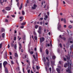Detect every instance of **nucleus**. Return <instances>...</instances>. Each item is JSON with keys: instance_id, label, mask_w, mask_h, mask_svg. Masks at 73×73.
<instances>
[{"instance_id": "a211bd4d", "label": "nucleus", "mask_w": 73, "mask_h": 73, "mask_svg": "<svg viewBox=\"0 0 73 73\" xmlns=\"http://www.w3.org/2000/svg\"><path fill=\"white\" fill-rule=\"evenodd\" d=\"M22 14L23 15H25V12L23 11H22Z\"/></svg>"}, {"instance_id": "4be33fe9", "label": "nucleus", "mask_w": 73, "mask_h": 73, "mask_svg": "<svg viewBox=\"0 0 73 73\" xmlns=\"http://www.w3.org/2000/svg\"><path fill=\"white\" fill-rule=\"evenodd\" d=\"M4 31H5V30H4V29H1V32H4Z\"/></svg>"}, {"instance_id": "ddd939ff", "label": "nucleus", "mask_w": 73, "mask_h": 73, "mask_svg": "<svg viewBox=\"0 0 73 73\" xmlns=\"http://www.w3.org/2000/svg\"><path fill=\"white\" fill-rule=\"evenodd\" d=\"M2 36L3 38H4L5 37V34L4 33H3L2 35Z\"/></svg>"}, {"instance_id": "6e6d98bb", "label": "nucleus", "mask_w": 73, "mask_h": 73, "mask_svg": "<svg viewBox=\"0 0 73 73\" xmlns=\"http://www.w3.org/2000/svg\"><path fill=\"white\" fill-rule=\"evenodd\" d=\"M10 48V46H9V44L8 45V48Z\"/></svg>"}, {"instance_id": "9b49d317", "label": "nucleus", "mask_w": 73, "mask_h": 73, "mask_svg": "<svg viewBox=\"0 0 73 73\" xmlns=\"http://www.w3.org/2000/svg\"><path fill=\"white\" fill-rule=\"evenodd\" d=\"M68 63H65L64 64V67L66 68L68 66Z\"/></svg>"}, {"instance_id": "8fccbe9b", "label": "nucleus", "mask_w": 73, "mask_h": 73, "mask_svg": "<svg viewBox=\"0 0 73 73\" xmlns=\"http://www.w3.org/2000/svg\"><path fill=\"white\" fill-rule=\"evenodd\" d=\"M23 17H20V19H23Z\"/></svg>"}, {"instance_id": "69168bd1", "label": "nucleus", "mask_w": 73, "mask_h": 73, "mask_svg": "<svg viewBox=\"0 0 73 73\" xmlns=\"http://www.w3.org/2000/svg\"><path fill=\"white\" fill-rule=\"evenodd\" d=\"M21 52H23V50L21 49Z\"/></svg>"}, {"instance_id": "423d86ee", "label": "nucleus", "mask_w": 73, "mask_h": 73, "mask_svg": "<svg viewBox=\"0 0 73 73\" xmlns=\"http://www.w3.org/2000/svg\"><path fill=\"white\" fill-rule=\"evenodd\" d=\"M61 25L60 24H59V23H58V30H60V28H61Z\"/></svg>"}, {"instance_id": "2f4dec72", "label": "nucleus", "mask_w": 73, "mask_h": 73, "mask_svg": "<svg viewBox=\"0 0 73 73\" xmlns=\"http://www.w3.org/2000/svg\"><path fill=\"white\" fill-rule=\"evenodd\" d=\"M59 46H60V48H62V44L61 43L59 44Z\"/></svg>"}, {"instance_id": "49530a36", "label": "nucleus", "mask_w": 73, "mask_h": 73, "mask_svg": "<svg viewBox=\"0 0 73 73\" xmlns=\"http://www.w3.org/2000/svg\"><path fill=\"white\" fill-rule=\"evenodd\" d=\"M64 28H66V25H64Z\"/></svg>"}, {"instance_id": "e2e57ef3", "label": "nucleus", "mask_w": 73, "mask_h": 73, "mask_svg": "<svg viewBox=\"0 0 73 73\" xmlns=\"http://www.w3.org/2000/svg\"><path fill=\"white\" fill-rule=\"evenodd\" d=\"M47 15L48 16V15H49V12H47Z\"/></svg>"}, {"instance_id": "bb28decb", "label": "nucleus", "mask_w": 73, "mask_h": 73, "mask_svg": "<svg viewBox=\"0 0 73 73\" xmlns=\"http://www.w3.org/2000/svg\"><path fill=\"white\" fill-rule=\"evenodd\" d=\"M34 38L35 40H36L37 39V36H35L34 37Z\"/></svg>"}, {"instance_id": "f3484780", "label": "nucleus", "mask_w": 73, "mask_h": 73, "mask_svg": "<svg viewBox=\"0 0 73 73\" xmlns=\"http://www.w3.org/2000/svg\"><path fill=\"white\" fill-rule=\"evenodd\" d=\"M38 33L39 34H41V30H38Z\"/></svg>"}, {"instance_id": "ea45409f", "label": "nucleus", "mask_w": 73, "mask_h": 73, "mask_svg": "<svg viewBox=\"0 0 73 73\" xmlns=\"http://www.w3.org/2000/svg\"><path fill=\"white\" fill-rule=\"evenodd\" d=\"M33 57L35 58V59H36V57H35V55H33Z\"/></svg>"}, {"instance_id": "f03ea898", "label": "nucleus", "mask_w": 73, "mask_h": 73, "mask_svg": "<svg viewBox=\"0 0 73 73\" xmlns=\"http://www.w3.org/2000/svg\"><path fill=\"white\" fill-rule=\"evenodd\" d=\"M66 71L67 72H69V73H71V72L70 71V66L68 67Z\"/></svg>"}, {"instance_id": "bf43d9fd", "label": "nucleus", "mask_w": 73, "mask_h": 73, "mask_svg": "<svg viewBox=\"0 0 73 73\" xmlns=\"http://www.w3.org/2000/svg\"><path fill=\"white\" fill-rule=\"evenodd\" d=\"M44 33H45L46 32V29H44Z\"/></svg>"}, {"instance_id": "c756f323", "label": "nucleus", "mask_w": 73, "mask_h": 73, "mask_svg": "<svg viewBox=\"0 0 73 73\" xmlns=\"http://www.w3.org/2000/svg\"><path fill=\"white\" fill-rule=\"evenodd\" d=\"M38 27V25H35V29H37Z\"/></svg>"}, {"instance_id": "72a5a7b5", "label": "nucleus", "mask_w": 73, "mask_h": 73, "mask_svg": "<svg viewBox=\"0 0 73 73\" xmlns=\"http://www.w3.org/2000/svg\"><path fill=\"white\" fill-rule=\"evenodd\" d=\"M46 60H47L48 61H49V59H48V57H46Z\"/></svg>"}, {"instance_id": "0e129e2a", "label": "nucleus", "mask_w": 73, "mask_h": 73, "mask_svg": "<svg viewBox=\"0 0 73 73\" xmlns=\"http://www.w3.org/2000/svg\"><path fill=\"white\" fill-rule=\"evenodd\" d=\"M70 22L71 23H73V21H70Z\"/></svg>"}, {"instance_id": "58836bf2", "label": "nucleus", "mask_w": 73, "mask_h": 73, "mask_svg": "<svg viewBox=\"0 0 73 73\" xmlns=\"http://www.w3.org/2000/svg\"><path fill=\"white\" fill-rule=\"evenodd\" d=\"M62 39H63V40H66V38H65V37H64L63 38H62Z\"/></svg>"}, {"instance_id": "2eb2a0df", "label": "nucleus", "mask_w": 73, "mask_h": 73, "mask_svg": "<svg viewBox=\"0 0 73 73\" xmlns=\"http://www.w3.org/2000/svg\"><path fill=\"white\" fill-rule=\"evenodd\" d=\"M15 57H18V55L17 53H15Z\"/></svg>"}, {"instance_id": "412c9836", "label": "nucleus", "mask_w": 73, "mask_h": 73, "mask_svg": "<svg viewBox=\"0 0 73 73\" xmlns=\"http://www.w3.org/2000/svg\"><path fill=\"white\" fill-rule=\"evenodd\" d=\"M72 28V25H70L68 26V28H69V29H71Z\"/></svg>"}, {"instance_id": "f704fd0d", "label": "nucleus", "mask_w": 73, "mask_h": 73, "mask_svg": "<svg viewBox=\"0 0 73 73\" xmlns=\"http://www.w3.org/2000/svg\"><path fill=\"white\" fill-rule=\"evenodd\" d=\"M4 0L3 1V2L2 3L1 2V0H0V3H1V4H2L3 3V2H4Z\"/></svg>"}, {"instance_id": "864d4df0", "label": "nucleus", "mask_w": 73, "mask_h": 73, "mask_svg": "<svg viewBox=\"0 0 73 73\" xmlns=\"http://www.w3.org/2000/svg\"><path fill=\"white\" fill-rule=\"evenodd\" d=\"M48 46H50V44H47Z\"/></svg>"}, {"instance_id": "f8f14e48", "label": "nucleus", "mask_w": 73, "mask_h": 73, "mask_svg": "<svg viewBox=\"0 0 73 73\" xmlns=\"http://www.w3.org/2000/svg\"><path fill=\"white\" fill-rule=\"evenodd\" d=\"M43 61L44 62V64H45V62L46 61V59H45V58H44L43 59Z\"/></svg>"}, {"instance_id": "1a4fd4ad", "label": "nucleus", "mask_w": 73, "mask_h": 73, "mask_svg": "<svg viewBox=\"0 0 73 73\" xmlns=\"http://www.w3.org/2000/svg\"><path fill=\"white\" fill-rule=\"evenodd\" d=\"M19 49L20 50V49H21V48H22V46H21V44L20 43L19 44Z\"/></svg>"}, {"instance_id": "6ab92c4d", "label": "nucleus", "mask_w": 73, "mask_h": 73, "mask_svg": "<svg viewBox=\"0 0 73 73\" xmlns=\"http://www.w3.org/2000/svg\"><path fill=\"white\" fill-rule=\"evenodd\" d=\"M64 23H65V24L66 23V19H64Z\"/></svg>"}, {"instance_id": "b1692460", "label": "nucleus", "mask_w": 73, "mask_h": 73, "mask_svg": "<svg viewBox=\"0 0 73 73\" xmlns=\"http://www.w3.org/2000/svg\"><path fill=\"white\" fill-rule=\"evenodd\" d=\"M11 64H12V65H13V64H14V62H13V61L12 60L11 61Z\"/></svg>"}, {"instance_id": "4d7b16f0", "label": "nucleus", "mask_w": 73, "mask_h": 73, "mask_svg": "<svg viewBox=\"0 0 73 73\" xmlns=\"http://www.w3.org/2000/svg\"><path fill=\"white\" fill-rule=\"evenodd\" d=\"M45 69H46V71H47V70H48L47 69V67H45Z\"/></svg>"}, {"instance_id": "774afa93", "label": "nucleus", "mask_w": 73, "mask_h": 73, "mask_svg": "<svg viewBox=\"0 0 73 73\" xmlns=\"http://www.w3.org/2000/svg\"><path fill=\"white\" fill-rule=\"evenodd\" d=\"M59 37H60V38H62V37H61V35H60Z\"/></svg>"}, {"instance_id": "c03bdc74", "label": "nucleus", "mask_w": 73, "mask_h": 73, "mask_svg": "<svg viewBox=\"0 0 73 73\" xmlns=\"http://www.w3.org/2000/svg\"><path fill=\"white\" fill-rule=\"evenodd\" d=\"M10 59H11V60H12V56H10Z\"/></svg>"}, {"instance_id": "09e8293b", "label": "nucleus", "mask_w": 73, "mask_h": 73, "mask_svg": "<svg viewBox=\"0 0 73 73\" xmlns=\"http://www.w3.org/2000/svg\"><path fill=\"white\" fill-rule=\"evenodd\" d=\"M21 28L22 29L24 28V26H22L21 27Z\"/></svg>"}, {"instance_id": "13d9d810", "label": "nucleus", "mask_w": 73, "mask_h": 73, "mask_svg": "<svg viewBox=\"0 0 73 73\" xmlns=\"http://www.w3.org/2000/svg\"><path fill=\"white\" fill-rule=\"evenodd\" d=\"M36 69H38V66H36Z\"/></svg>"}, {"instance_id": "393cba45", "label": "nucleus", "mask_w": 73, "mask_h": 73, "mask_svg": "<svg viewBox=\"0 0 73 73\" xmlns=\"http://www.w3.org/2000/svg\"><path fill=\"white\" fill-rule=\"evenodd\" d=\"M17 48V45L16 44H15V45H14V48L16 49Z\"/></svg>"}, {"instance_id": "5fc2aeb1", "label": "nucleus", "mask_w": 73, "mask_h": 73, "mask_svg": "<svg viewBox=\"0 0 73 73\" xmlns=\"http://www.w3.org/2000/svg\"><path fill=\"white\" fill-rule=\"evenodd\" d=\"M11 16H12V17H15V15H11Z\"/></svg>"}, {"instance_id": "79ce46f5", "label": "nucleus", "mask_w": 73, "mask_h": 73, "mask_svg": "<svg viewBox=\"0 0 73 73\" xmlns=\"http://www.w3.org/2000/svg\"><path fill=\"white\" fill-rule=\"evenodd\" d=\"M49 70L50 72H51V71L52 70V68H49Z\"/></svg>"}, {"instance_id": "7c9ffc66", "label": "nucleus", "mask_w": 73, "mask_h": 73, "mask_svg": "<svg viewBox=\"0 0 73 73\" xmlns=\"http://www.w3.org/2000/svg\"><path fill=\"white\" fill-rule=\"evenodd\" d=\"M0 67L1 68V67H2V64L1 63H0Z\"/></svg>"}, {"instance_id": "e433bc0d", "label": "nucleus", "mask_w": 73, "mask_h": 73, "mask_svg": "<svg viewBox=\"0 0 73 73\" xmlns=\"http://www.w3.org/2000/svg\"><path fill=\"white\" fill-rule=\"evenodd\" d=\"M22 8H23V7L20 6V7L19 8V9H20V10Z\"/></svg>"}, {"instance_id": "a878e982", "label": "nucleus", "mask_w": 73, "mask_h": 73, "mask_svg": "<svg viewBox=\"0 0 73 73\" xmlns=\"http://www.w3.org/2000/svg\"><path fill=\"white\" fill-rule=\"evenodd\" d=\"M2 43H1L0 44V48L1 49L2 48Z\"/></svg>"}, {"instance_id": "20e7f679", "label": "nucleus", "mask_w": 73, "mask_h": 73, "mask_svg": "<svg viewBox=\"0 0 73 73\" xmlns=\"http://www.w3.org/2000/svg\"><path fill=\"white\" fill-rule=\"evenodd\" d=\"M7 63H8V62H7L6 61H5L3 62V66H4V68H5V66H6V65L7 64Z\"/></svg>"}, {"instance_id": "dca6fc26", "label": "nucleus", "mask_w": 73, "mask_h": 73, "mask_svg": "<svg viewBox=\"0 0 73 73\" xmlns=\"http://www.w3.org/2000/svg\"><path fill=\"white\" fill-rule=\"evenodd\" d=\"M41 30H42V28H41V27H39L38 31H41Z\"/></svg>"}, {"instance_id": "de8ad7c7", "label": "nucleus", "mask_w": 73, "mask_h": 73, "mask_svg": "<svg viewBox=\"0 0 73 73\" xmlns=\"http://www.w3.org/2000/svg\"><path fill=\"white\" fill-rule=\"evenodd\" d=\"M13 46H14V44H11V46H12V47H13Z\"/></svg>"}, {"instance_id": "6e6552de", "label": "nucleus", "mask_w": 73, "mask_h": 73, "mask_svg": "<svg viewBox=\"0 0 73 73\" xmlns=\"http://www.w3.org/2000/svg\"><path fill=\"white\" fill-rule=\"evenodd\" d=\"M46 52L47 54H49V51H48V49H46Z\"/></svg>"}, {"instance_id": "aec40b11", "label": "nucleus", "mask_w": 73, "mask_h": 73, "mask_svg": "<svg viewBox=\"0 0 73 73\" xmlns=\"http://www.w3.org/2000/svg\"><path fill=\"white\" fill-rule=\"evenodd\" d=\"M52 58L53 59V60L55 59L56 58V56H55L54 55L52 56Z\"/></svg>"}, {"instance_id": "0eeeda50", "label": "nucleus", "mask_w": 73, "mask_h": 73, "mask_svg": "<svg viewBox=\"0 0 73 73\" xmlns=\"http://www.w3.org/2000/svg\"><path fill=\"white\" fill-rule=\"evenodd\" d=\"M6 9L7 11H10L11 9V8L9 7H7L6 8Z\"/></svg>"}, {"instance_id": "c85d7f7f", "label": "nucleus", "mask_w": 73, "mask_h": 73, "mask_svg": "<svg viewBox=\"0 0 73 73\" xmlns=\"http://www.w3.org/2000/svg\"><path fill=\"white\" fill-rule=\"evenodd\" d=\"M47 65L48 66H49V62L47 63Z\"/></svg>"}, {"instance_id": "4468645a", "label": "nucleus", "mask_w": 73, "mask_h": 73, "mask_svg": "<svg viewBox=\"0 0 73 73\" xmlns=\"http://www.w3.org/2000/svg\"><path fill=\"white\" fill-rule=\"evenodd\" d=\"M26 24V22H23L21 24L22 25H25Z\"/></svg>"}, {"instance_id": "473e14b6", "label": "nucleus", "mask_w": 73, "mask_h": 73, "mask_svg": "<svg viewBox=\"0 0 73 73\" xmlns=\"http://www.w3.org/2000/svg\"><path fill=\"white\" fill-rule=\"evenodd\" d=\"M28 57L27 55H25V58H26Z\"/></svg>"}, {"instance_id": "37998d69", "label": "nucleus", "mask_w": 73, "mask_h": 73, "mask_svg": "<svg viewBox=\"0 0 73 73\" xmlns=\"http://www.w3.org/2000/svg\"><path fill=\"white\" fill-rule=\"evenodd\" d=\"M67 58L68 60H69L70 59V57H67Z\"/></svg>"}, {"instance_id": "680f3d73", "label": "nucleus", "mask_w": 73, "mask_h": 73, "mask_svg": "<svg viewBox=\"0 0 73 73\" xmlns=\"http://www.w3.org/2000/svg\"><path fill=\"white\" fill-rule=\"evenodd\" d=\"M9 54L10 55H12V53L11 52H9Z\"/></svg>"}, {"instance_id": "4c0bfd02", "label": "nucleus", "mask_w": 73, "mask_h": 73, "mask_svg": "<svg viewBox=\"0 0 73 73\" xmlns=\"http://www.w3.org/2000/svg\"><path fill=\"white\" fill-rule=\"evenodd\" d=\"M16 40V36H15L14 38V41H15V40Z\"/></svg>"}, {"instance_id": "a19ab883", "label": "nucleus", "mask_w": 73, "mask_h": 73, "mask_svg": "<svg viewBox=\"0 0 73 73\" xmlns=\"http://www.w3.org/2000/svg\"><path fill=\"white\" fill-rule=\"evenodd\" d=\"M23 73H25V72L24 71V68H23Z\"/></svg>"}, {"instance_id": "a18cd8bd", "label": "nucleus", "mask_w": 73, "mask_h": 73, "mask_svg": "<svg viewBox=\"0 0 73 73\" xmlns=\"http://www.w3.org/2000/svg\"><path fill=\"white\" fill-rule=\"evenodd\" d=\"M27 72L28 73H29L30 72V70H28L27 71Z\"/></svg>"}, {"instance_id": "cd10ccee", "label": "nucleus", "mask_w": 73, "mask_h": 73, "mask_svg": "<svg viewBox=\"0 0 73 73\" xmlns=\"http://www.w3.org/2000/svg\"><path fill=\"white\" fill-rule=\"evenodd\" d=\"M30 54H33L34 52L32 51H31L30 52Z\"/></svg>"}, {"instance_id": "5701e85b", "label": "nucleus", "mask_w": 73, "mask_h": 73, "mask_svg": "<svg viewBox=\"0 0 73 73\" xmlns=\"http://www.w3.org/2000/svg\"><path fill=\"white\" fill-rule=\"evenodd\" d=\"M17 5L18 7H19V5H20V3H19V2L17 3Z\"/></svg>"}, {"instance_id": "603ef678", "label": "nucleus", "mask_w": 73, "mask_h": 73, "mask_svg": "<svg viewBox=\"0 0 73 73\" xmlns=\"http://www.w3.org/2000/svg\"><path fill=\"white\" fill-rule=\"evenodd\" d=\"M63 60L64 61H66V58H63Z\"/></svg>"}, {"instance_id": "3c124183", "label": "nucleus", "mask_w": 73, "mask_h": 73, "mask_svg": "<svg viewBox=\"0 0 73 73\" xmlns=\"http://www.w3.org/2000/svg\"><path fill=\"white\" fill-rule=\"evenodd\" d=\"M59 64H60V65H61V61H59Z\"/></svg>"}, {"instance_id": "9d476101", "label": "nucleus", "mask_w": 73, "mask_h": 73, "mask_svg": "<svg viewBox=\"0 0 73 73\" xmlns=\"http://www.w3.org/2000/svg\"><path fill=\"white\" fill-rule=\"evenodd\" d=\"M47 19H48V16L46 15L45 16V18H44V20H47Z\"/></svg>"}, {"instance_id": "7ed1b4c3", "label": "nucleus", "mask_w": 73, "mask_h": 73, "mask_svg": "<svg viewBox=\"0 0 73 73\" xmlns=\"http://www.w3.org/2000/svg\"><path fill=\"white\" fill-rule=\"evenodd\" d=\"M37 7V5L36 4H34L33 5V7H32V8L33 9H36Z\"/></svg>"}, {"instance_id": "338daca9", "label": "nucleus", "mask_w": 73, "mask_h": 73, "mask_svg": "<svg viewBox=\"0 0 73 73\" xmlns=\"http://www.w3.org/2000/svg\"><path fill=\"white\" fill-rule=\"evenodd\" d=\"M63 3L64 4H65V2L64 1H63Z\"/></svg>"}, {"instance_id": "052dcab7", "label": "nucleus", "mask_w": 73, "mask_h": 73, "mask_svg": "<svg viewBox=\"0 0 73 73\" xmlns=\"http://www.w3.org/2000/svg\"><path fill=\"white\" fill-rule=\"evenodd\" d=\"M5 20H6V21H5V22H8V21L7 19H6Z\"/></svg>"}, {"instance_id": "39448f33", "label": "nucleus", "mask_w": 73, "mask_h": 73, "mask_svg": "<svg viewBox=\"0 0 73 73\" xmlns=\"http://www.w3.org/2000/svg\"><path fill=\"white\" fill-rule=\"evenodd\" d=\"M40 42H43L44 40V38H40Z\"/></svg>"}, {"instance_id": "f257e3e1", "label": "nucleus", "mask_w": 73, "mask_h": 73, "mask_svg": "<svg viewBox=\"0 0 73 73\" xmlns=\"http://www.w3.org/2000/svg\"><path fill=\"white\" fill-rule=\"evenodd\" d=\"M58 68H59V69L57 68L56 69V70L57 71V72H58V73H60V70H61V66H58Z\"/></svg>"}, {"instance_id": "c9c22d12", "label": "nucleus", "mask_w": 73, "mask_h": 73, "mask_svg": "<svg viewBox=\"0 0 73 73\" xmlns=\"http://www.w3.org/2000/svg\"><path fill=\"white\" fill-rule=\"evenodd\" d=\"M5 71H7L8 70V69H7V68L6 67H5Z\"/></svg>"}]
</instances>
